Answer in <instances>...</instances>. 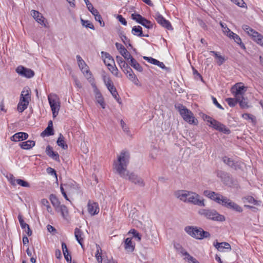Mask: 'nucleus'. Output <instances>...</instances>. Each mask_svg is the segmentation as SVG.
I'll return each mask as SVG.
<instances>
[{
    "instance_id": "nucleus-1",
    "label": "nucleus",
    "mask_w": 263,
    "mask_h": 263,
    "mask_svg": "<svg viewBox=\"0 0 263 263\" xmlns=\"http://www.w3.org/2000/svg\"><path fill=\"white\" fill-rule=\"evenodd\" d=\"M129 154L128 152L122 151L118 160L114 163V167L118 174L123 178L128 179L132 183L140 187L145 186L143 179L134 173H129L127 170L129 163Z\"/></svg>"
},
{
    "instance_id": "nucleus-2",
    "label": "nucleus",
    "mask_w": 263,
    "mask_h": 263,
    "mask_svg": "<svg viewBox=\"0 0 263 263\" xmlns=\"http://www.w3.org/2000/svg\"><path fill=\"white\" fill-rule=\"evenodd\" d=\"M184 231L190 236L197 239L209 238L211 236L209 232L205 231L201 228L197 227L187 226L185 227Z\"/></svg>"
},
{
    "instance_id": "nucleus-3",
    "label": "nucleus",
    "mask_w": 263,
    "mask_h": 263,
    "mask_svg": "<svg viewBox=\"0 0 263 263\" xmlns=\"http://www.w3.org/2000/svg\"><path fill=\"white\" fill-rule=\"evenodd\" d=\"M198 214L206 218L214 221H223L225 220L224 216L219 214L216 210L208 209H201Z\"/></svg>"
},
{
    "instance_id": "nucleus-4",
    "label": "nucleus",
    "mask_w": 263,
    "mask_h": 263,
    "mask_svg": "<svg viewBox=\"0 0 263 263\" xmlns=\"http://www.w3.org/2000/svg\"><path fill=\"white\" fill-rule=\"evenodd\" d=\"M48 100L53 116L55 117L58 115L60 107V99L57 95L55 93H50L48 96Z\"/></svg>"
},
{
    "instance_id": "nucleus-5",
    "label": "nucleus",
    "mask_w": 263,
    "mask_h": 263,
    "mask_svg": "<svg viewBox=\"0 0 263 263\" xmlns=\"http://www.w3.org/2000/svg\"><path fill=\"white\" fill-rule=\"evenodd\" d=\"M177 108L180 115L184 121L190 124L195 123V117L191 111L181 104H179Z\"/></svg>"
},
{
    "instance_id": "nucleus-6",
    "label": "nucleus",
    "mask_w": 263,
    "mask_h": 263,
    "mask_svg": "<svg viewBox=\"0 0 263 263\" xmlns=\"http://www.w3.org/2000/svg\"><path fill=\"white\" fill-rule=\"evenodd\" d=\"M242 28L249 35L252 36L253 40L263 47V36L252 29L247 25H243Z\"/></svg>"
},
{
    "instance_id": "nucleus-7",
    "label": "nucleus",
    "mask_w": 263,
    "mask_h": 263,
    "mask_svg": "<svg viewBox=\"0 0 263 263\" xmlns=\"http://www.w3.org/2000/svg\"><path fill=\"white\" fill-rule=\"evenodd\" d=\"M220 204L228 208L232 209L238 212H241L242 209L239 205L233 202L231 200L225 196H222Z\"/></svg>"
},
{
    "instance_id": "nucleus-8",
    "label": "nucleus",
    "mask_w": 263,
    "mask_h": 263,
    "mask_svg": "<svg viewBox=\"0 0 263 263\" xmlns=\"http://www.w3.org/2000/svg\"><path fill=\"white\" fill-rule=\"evenodd\" d=\"M187 202L198 206H205L204 199L200 198V196L198 194L191 191L189 194Z\"/></svg>"
},
{
    "instance_id": "nucleus-9",
    "label": "nucleus",
    "mask_w": 263,
    "mask_h": 263,
    "mask_svg": "<svg viewBox=\"0 0 263 263\" xmlns=\"http://www.w3.org/2000/svg\"><path fill=\"white\" fill-rule=\"evenodd\" d=\"M246 91L247 87L241 85L240 83L236 84L232 88V92L236 97V99H239L240 97L244 96Z\"/></svg>"
},
{
    "instance_id": "nucleus-10",
    "label": "nucleus",
    "mask_w": 263,
    "mask_h": 263,
    "mask_svg": "<svg viewBox=\"0 0 263 263\" xmlns=\"http://www.w3.org/2000/svg\"><path fill=\"white\" fill-rule=\"evenodd\" d=\"M154 17L157 23L162 27L169 30H172L173 29L170 22L165 20L159 12L156 13Z\"/></svg>"
},
{
    "instance_id": "nucleus-11",
    "label": "nucleus",
    "mask_w": 263,
    "mask_h": 263,
    "mask_svg": "<svg viewBox=\"0 0 263 263\" xmlns=\"http://www.w3.org/2000/svg\"><path fill=\"white\" fill-rule=\"evenodd\" d=\"M209 126L224 134H229L231 133V130L228 128L226 127L224 125L214 119L210 123Z\"/></svg>"
},
{
    "instance_id": "nucleus-12",
    "label": "nucleus",
    "mask_w": 263,
    "mask_h": 263,
    "mask_svg": "<svg viewBox=\"0 0 263 263\" xmlns=\"http://www.w3.org/2000/svg\"><path fill=\"white\" fill-rule=\"evenodd\" d=\"M15 70L19 75L27 78H31L34 76V72L32 70L22 65L18 66Z\"/></svg>"
},
{
    "instance_id": "nucleus-13",
    "label": "nucleus",
    "mask_w": 263,
    "mask_h": 263,
    "mask_svg": "<svg viewBox=\"0 0 263 263\" xmlns=\"http://www.w3.org/2000/svg\"><path fill=\"white\" fill-rule=\"evenodd\" d=\"M223 162L229 167L234 170L240 169L241 167V163L239 161H236L232 158L224 156L222 158Z\"/></svg>"
},
{
    "instance_id": "nucleus-14",
    "label": "nucleus",
    "mask_w": 263,
    "mask_h": 263,
    "mask_svg": "<svg viewBox=\"0 0 263 263\" xmlns=\"http://www.w3.org/2000/svg\"><path fill=\"white\" fill-rule=\"evenodd\" d=\"M203 195L219 204L223 196L220 194L209 190L204 191L203 192Z\"/></svg>"
},
{
    "instance_id": "nucleus-15",
    "label": "nucleus",
    "mask_w": 263,
    "mask_h": 263,
    "mask_svg": "<svg viewBox=\"0 0 263 263\" xmlns=\"http://www.w3.org/2000/svg\"><path fill=\"white\" fill-rule=\"evenodd\" d=\"M190 192L186 190H178L174 193L175 197L180 200L187 202Z\"/></svg>"
},
{
    "instance_id": "nucleus-16",
    "label": "nucleus",
    "mask_w": 263,
    "mask_h": 263,
    "mask_svg": "<svg viewBox=\"0 0 263 263\" xmlns=\"http://www.w3.org/2000/svg\"><path fill=\"white\" fill-rule=\"evenodd\" d=\"M88 212L91 215H95L99 212V208L96 202L89 201L87 204Z\"/></svg>"
},
{
    "instance_id": "nucleus-17",
    "label": "nucleus",
    "mask_w": 263,
    "mask_h": 263,
    "mask_svg": "<svg viewBox=\"0 0 263 263\" xmlns=\"http://www.w3.org/2000/svg\"><path fill=\"white\" fill-rule=\"evenodd\" d=\"M213 246L220 252H223L224 249L230 251L231 247L230 245L226 242H218L217 240L214 242Z\"/></svg>"
},
{
    "instance_id": "nucleus-18",
    "label": "nucleus",
    "mask_w": 263,
    "mask_h": 263,
    "mask_svg": "<svg viewBox=\"0 0 263 263\" xmlns=\"http://www.w3.org/2000/svg\"><path fill=\"white\" fill-rule=\"evenodd\" d=\"M124 247L127 253H131L135 250V244L132 241L131 238H127L124 240Z\"/></svg>"
},
{
    "instance_id": "nucleus-19",
    "label": "nucleus",
    "mask_w": 263,
    "mask_h": 263,
    "mask_svg": "<svg viewBox=\"0 0 263 263\" xmlns=\"http://www.w3.org/2000/svg\"><path fill=\"white\" fill-rule=\"evenodd\" d=\"M46 154L53 160L60 162V156L57 152L53 151V148L49 145H48L46 148Z\"/></svg>"
},
{
    "instance_id": "nucleus-20",
    "label": "nucleus",
    "mask_w": 263,
    "mask_h": 263,
    "mask_svg": "<svg viewBox=\"0 0 263 263\" xmlns=\"http://www.w3.org/2000/svg\"><path fill=\"white\" fill-rule=\"evenodd\" d=\"M28 137V135L27 133L18 132L13 135L10 139L12 141H20L26 140Z\"/></svg>"
},
{
    "instance_id": "nucleus-21",
    "label": "nucleus",
    "mask_w": 263,
    "mask_h": 263,
    "mask_svg": "<svg viewBox=\"0 0 263 263\" xmlns=\"http://www.w3.org/2000/svg\"><path fill=\"white\" fill-rule=\"evenodd\" d=\"M69 194H74L78 190V186L76 182H69L64 184Z\"/></svg>"
},
{
    "instance_id": "nucleus-22",
    "label": "nucleus",
    "mask_w": 263,
    "mask_h": 263,
    "mask_svg": "<svg viewBox=\"0 0 263 263\" xmlns=\"http://www.w3.org/2000/svg\"><path fill=\"white\" fill-rule=\"evenodd\" d=\"M101 54L104 58V62L107 66H111V63H114V60L112 57L107 52L102 51Z\"/></svg>"
},
{
    "instance_id": "nucleus-23",
    "label": "nucleus",
    "mask_w": 263,
    "mask_h": 263,
    "mask_svg": "<svg viewBox=\"0 0 263 263\" xmlns=\"http://www.w3.org/2000/svg\"><path fill=\"white\" fill-rule=\"evenodd\" d=\"M29 91L28 88H24L21 92L20 100L29 103L30 100V95Z\"/></svg>"
},
{
    "instance_id": "nucleus-24",
    "label": "nucleus",
    "mask_w": 263,
    "mask_h": 263,
    "mask_svg": "<svg viewBox=\"0 0 263 263\" xmlns=\"http://www.w3.org/2000/svg\"><path fill=\"white\" fill-rule=\"evenodd\" d=\"M83 232L79 228H77L74 230V236L75 237L79 242V243L81 246L82 248L83 247V238L82 237Z\"/></svg>"
},
{
    "instance_id": "nucleus-25",
    "label": "nucleus",
    "mask_w": 263,
    "mask_h": 263,
    "mask_svg": "<svg viewBox=\"0 0 263 263\" xmlns=\"http://www.w3.org/2000/svg\"><path fill=\"white\" fill-rule=\"evenodd\" d=\"M11 183L13 185H15V184L17 183L21 186L27 187H30V184L28 182L21 179H15L14 178H12L11 180Z\"/></svg>"
},
{
    "instance_id": "nucleus-26",
    "label": "nucleus",
    "mask_w": 263,
    "mask_h": 263,
    "mask_svg": "<svg viewBox=\"0 0 263 263\" xmlns=\"http://www.w3.org/2000/svg\"><path fill=\"white\" fill-rule=\"evenodd\" d=\"M78 65L81 71L85 74V77H87V78H90L91 76V73L89 70L88 67L86 64L85 62L84 61L83 63H82V64L79 63Z\"/></svg>"
},
{
    "instance_id": "nucleus-27",
    "label": "nucleus",
    "mask_w": 263,
    "mask_h": 263,
    "mask_svg": "<svg viewBox=\"0 0 263 263\" xmlns=\"http://www.w3.org/2000/svg\"><path fill=\"white\" fill-rule=\"evenodd\" d=\"M31 14L39 23L41 25L44 23L43 17L38 11L32 10L31 11Z\"/></svg>"
},
{
    "instance_id": "nucleus-28",
    "label": "nucleus",
    "mask_w": 263,
    "mask_h": 263,
    "mask_svg": "<svg viewBox=\"0 0 263 263\" xmlns=\"http://www.w3.org/2000/svg\"><path fill=\"white\" fill-rule=\"evenodd\" d=\"M62 248L63 250V254L64 256V257L66 261L69 262L71 263V255L69 254L68 249L67 247V246L65 242H62Z\"/></svg>"
},
{
    "instance_id": "nucleus-29",
    "label": "nucleus",
    "mask_w": 263,
    "mask_h": 263,
    "mask_svg": "<svg viewBox=\"0 0 263 263\" xmlns=\"http://www.w3.org/2000/svg\"><path fill=\"white\" fill-rule=\"evenodd\" d=\"M21 147L24 149H29L35 145V142L32 140H28L20 143Z\"/></svg>"
},
{
    "instance_id": "nucleus-30",
    "label": "nucleus",
    "mask_w": 263,
    "mask_h": 263,
    "mask_svg": "<svg viewBox=\"0 0 263 263\" xmlns=\"http://www.w3.org/2000/svg\"><path fill=\"white\" fill-rule=\"evenodd\" d=\"M132 33L133 35L139 37L143 36L142 28L140 26H135L132 28Z\"/></svg>"
},
{
    "instance_id": "nucleus-31",
    "label": "nucleus",
    "mask_w": 263,
    "mask_h": 263,
    "mask_svg": "<svg viewBox=\"0 0 263 263\" xmlns=\"http://www.w3.org/2000/svg\"><path fill=\"white\" fill-rule=\"evenodd\" d=\"M128 63L131 65V66L139 72H142L143 71L142 66L134 58H132L131 60L128 61Z\"/></svg>"
},
{
    "instance_id": "nucleus-32",
    "label": "nucleus",
    "mask_w": 263,
    "mask_h": 263,
    "mask_svg": "<svg viewBox=\"0 0 263 263\" xmlns=\"http://www.w3.org/2000/svg\"><path fill=\"white\" fill-rule=\"evenodd\" d=\"M64 139L65 138L63 135L62 134H60L57 143L58 146L62 147L63 149H67L68 148V145L65 143Z\"/></svg>"
},
{
    "instance_id": "nucleus-33",
    "label": "nucleus",
    "mask_w": 263,
    "mask_h": 263,
    "mask_svg": "<svg viewBox=\"0 0 263 263\" xmlns=\"http://www.w3.org/2000/svg\"><path fill=\"white\" fill-rule=\"evenodd\" d=\"M239 103V105L242 108H247L249 107L248 99L244 97V96L240 97L239 99H236Z\"/></svg>"
},
{
    "instance_id": "nucleus-34",
    "label": "nucleus",
    "mask_w": 263,
    "mask_h": 263,
    "mask_svg": "<svg viewBox=\"0 0 263 263\" xmlns=\"http://www.w3.org/2000/svg\"><path fill=\"white\" fill-rule=\"evenodd\" d=\"M96 99L97 102L101 106L102 108H105V103L101 93L97 90L96 92Z\"/></svg>"
},
{
    "instance_id": "nucleus-35",
    "label": "nucleus",
    "mask_w": 263,
    "mask_h": 263,
    "mask_svg": "<svg viewBox=\"0 0 263 263\" xmlns=\"http://www.w3.org/2000/svg\"><path fill=\"white\" fill-rule=\"evenodd\" d=\"M116 61L122 70L123 69L127 68L128 66V65L125 62L124 59L120 56L116 57Z\"/></svg>"
},
{
    "instance_id": "nucleus-36",
    "label": "nucleus",
    "mask_w": 263,
    "mask_h": 263,
    "mask_svg": "<svg viewBox=\"0 0 263 263\" xmlns=\"http://www.w3.org/2000/svg\"><path fill=\"white\" fill-rule=\"evenodd\" d=\"M108 90L110 91L112 97L116 100V101L118 103H121L120 101V99L116 87L115 86L112 87L111 88L108 89Z\"/></svg>"
},
{
    "instance_id": "nucleus-37",
    "label": "nucleus",
    "mask_w": 263,
    "mask_h": 263,
    "mask_svg": "<svg viewBox=\"0 0 263 263\" xmlns=\"http://www.w3.org/2000/svg\"><path fill=\"white\" fill-rule=\"evenodd\" d=\"M54 135L53 128L47 127V128L41 133L42 137L50 136Z\"/></svg>"
},
{
    "instance_id": "nucleus-38",
    "label": "nucleus",
    "mask_w": 263,
    "mask_h": 263,
    "mask_svg": "<svg viewBox=\"0 0 263 263\" xmlns=\"http://www.w3.org/2000/svg\"><path fill=\"white\" fill-rule=\"evenodd\" d=\"M174 247L177 251L180 252L183 255L185 256V257L188 255L189 253H187L179 243H175Z\"/></svg>"
},
{
    "instance_id": "nucleus-39",
    "label": "nucleus",
    "mask_w": 263,
    "mask_h": 263,
    "mask_svg": "<svg viewBox=\"0 0 263 263\" xmlns=\"http://www.w3.org/2000/svg\"><path fill=\"white\" fill-rule=\"evenodd\" d=\"M29 103L24 102L22 100H20V102L17 105V110L20 112H22L25 109H26Z\"/></svg>"
},
{
    "instance_id": "nucleus-40",
    "label": "nucleus",
    "mask_w": 263,
    "mask_h": 263,
    "mask_svg": "<svg viewBox=\"0 0 263 263\" xmlns=\"http://www.w3.org/2000/svg\"><path fill=\"white\" fill-rule=\"evenodd\" d=\"M50 200L51 203L55 208H58L60 205V202L55 195L51 194L50 195Z\"/></svg>"
},
{
    "instance_id": "nucleus-41",
    "label": "nucleus",
    "mask_w": 263,
    "mask_h": 263,
    "mask_svg": "<svg viewBox=\"0 0 263 263\" xmlns=\"http://www.w3.org/2000/svg\"><path fill=\"white\" fill-rule=\"evenodd\" d=\"M140 24L143 26L147 29H152L153 27V24L149 20L144 18L143 21L140 22Z\"/></svg>"
},
{
    "instance_id": "nucleus-42",
    "label": "nucleus",
    "mask_w": 263,
    "mask_h": 263,
    "mask_svg": "<svg viewBox=\"0 0 263 263\" xmlns=\"http://www.w3.org/2000/svg\"><path fill=\"white\" fill-rule=\"evenodd\" d=\"M81 22L83 26H85L86 28H90L92 30H95V27L92 23L90 22L88 20H84L82 18H81Z\"/></svg>"
},
{
    "instance_id": "nucleus-43",
    "label": "nucleus",
    "mask_w": 263,
    "mask_h": 263,
    "mask_svg": "<svg viewBox=\"0 0 263 263\" xmlns=\"http://www.w3.org/2000/svg\"><path fill=\"white\" fill-rule=\"evenodd\" d=\"M232 39H233L237 44L239 45L241 48L244 49L246 48L244 44L242 43L241 39L237 34H235Z\"/></svg>"
},
{
    "instance_id": "nucleus-44",
    "label": "nucleus",
    "mask_w": 263,
    "mask_h": 263,
    "mask_svg": "<svg viewBox=\"0 0 263 263\" xmlns=\"http://www.w3.org/2000/svg\"><path fill=\"white\" fill-rule=\"evenodd\" d=\"M127 77L135 85H139V81L134 73L128 74Z\"/></svg>"
},
{
    "instance_id": "nucleus-45",
    "label": "nucleus",
    "mask_w": 263,
    "mask_h": 263,
    "mask_svg": "<svg viewBox=\"0 0 263 263\" xmlns=\"http://www.w3.org/2000/svg\"><path fill=\"white\" fill-rule=\"evenodd\" d=\"M131 17L133 20L136 21L139 24L144 18V17L142 16L140 14L137 13H133Z\"/></svg>"
},
{
    "instance_id": "nucleus-46",
    "label": "nucleus",
    "mask_w": 263,
    "mask_h": 263,
    "mask_svg": "<svg viewBox=\"0 0 263 263\" xmlns=\"http://www.w3.org/2000/svg\"><path fill=\"white\" fill-rule=\"evenodd\" d=\"M120 37L122 41L124 43V44L126 46H128L130 47L132 46V45L130 43L129 39H128L125 34H123L122 33H121L120 34Z\"/></svg>"
},
{
    "instance_id": "nucleus-47",
    "label": "nucleus",
    "mask_w": 263,
    "mask_h": 263,
    "mask_svg": "<svg viewBox=\"0 0 263 263\" xmlns=\"http://www.w3.org/2000/svg\"><path fill=\"white\" fill-rule=\"evenodd\" d=\"M59 207L60 208V211L61 213L62 216L64 218L66 217L68 213V211L67 207L64 204L60 205Z\"/></svg>"
},
{
    "instance_id": "nucleus-48",
    "label": "nucleus",
    "mask_w": 263,
    "mask_h": 263,
    "mask_svg": "<svg viewBox=\"0 0 263 263\" xmlns=\"http://www.w3.org/2000/svg\"><path fill=\"white\" fill-rule=\"evenodd\" d=\"M103 80L104 83L107 87V89L111 88L112 87H114V84L109 78H106L105 77H104Z\"/></svg>"
},
{
    "instance_id": "nucleus-49",
    "label": "nucleus",
    "mask_w": 263,
    "mask_h": 263,
    "mask_svg": "<svg viewBox=\"0 0 263 263\" xmlns=\"http://www.w3.org/2000/svg\"><path fill=\"white\" fill-rule=\"evenodd\" d=\"M226 101L227 102L228 105L231 107H234L235 105L238 103V101L236 99V97L235 98H228L226 99Z\"/></svg>"
},
{
    "instance_id": "nucleus-50",
    "label": "nucleus",
    "mask_w": 263,
    "mask_h": 263,
    "mask_svg": "<svg viewBox=\"0 0 263 263\" xmlns=\"http://www.w3.org/2000/svg\"><path fill=\"white\" fill-rule=\"evenodd\" d=\"M18 219L19 221V222L20 223L21 228L25 230V229L29 226L27 223H25L22 216L21 214H19L18 216Z\"/></svg>"
},
{
    "instance_id": "nucleus-51",
    "label": "nucleus",
    "mask_w": 263,
    "mask_h": 263,
    "mask_svg": "<svg viewBox=\"0 0 263 263\" xmlns=\"http://www.w3.org/2000/svg\"><path fill=\"white\" fill-rule=\"evenodd\" d=\"M129 233L132 234L133 236L137 239L138 241H140L141 239V235L135 229H131Z\"/></svg>"
},
{
    "instance_id": "nucleus-52",
    "label": "nucleus",
    "mask_w": 263,
    "mask_h": 263,
    "mask_svg": "<svg viewBox=\"0 0 263 263\" xmlns=\"http://www.w3.org/2000/svg\"><path fill=\"white\" fill-rule=\"evenodd\" d=\"M97 250L95 256L97 259L98 262L99 263H102V258L101 253L99 252L100 250L101 251V249L99 245H97Z\"/></svg>"
},
{
    "instance_id": "nucleus-53",
    "label": "nucleus",
    "mask_w": 263,
    "mask_h": 263,
    "mask_svg": "<svg viewBox=\"0 0 263 263\" xmlns=\"http://www.w3.org/2000/svg\"><path fill=\"white\" fill-rule=\"evenodd\" d=\"M124 58L128 62L133 57L131 55L130 53L126 50L121 54Z\"/></svg>"
},
{
    "instance_id": "nucleus-54",
    "label": "nucleus",
    "mask_w": 263,
    "mask_h": 263,
    "mask_svg": "<svg viewBox=\"0 0 263 263\" xmlns=\"http://www.w3.org/2000/svg\"><path fill=\"white\" fill-rule=\"evenodd\" d=\"M185 259H187L189 263H200L195 258L191 256L189 254L187 255Z\"/></svg>"
},
{
    "instance_id": "nucleus-55",
    "label": "nucleus",
    "mask_w": 263,
    "mask_h": 263,
    "mask_svg": "<svg viewBox=\"0 0 263 263\" xmlns=\"http://www.w3.org/2000/svg\"><path fill=\"white\" fill-rule=\"evenodd\" d=\"M112 64V63H111V66H108L110 67L108 68L114 75L116 76V77H118V70L117 68L115 66H114Z\"/></svg>"
},
{
    "instance_id": "nucleus-56",
    "label": "nucleus",
    "mask_w": 263,
    "mask_h": 263,
    "mask_svg": "<svg viewBox=\"0 0 263 263\" xmlns=\"http://www.w3.org/2000/svg\"><path fill=\"white\" fill-rule=\"evenodd\" d=\"M95 20L98 22L101 27H104L105 26V23L102 20V16L100 14H96L95 17Z\"/></svg>"
},
{
    "instance_id": "nucleus-57",
    "label": "nucleus",
    "mask_w": 263,
    "mask_h": 263,
    "mask_svg": "<svg viewBox=\"0 0 263 263\" xmlns=\"http://www.w3.org/2000/svg\"><path fill=\"white\" fill-rule=\"evenodd\" d=\"M116 47L118 50L120 52V54L123 53L126 50V49L121 44L116 43L115 44Z\"/></svg>"
},
{
    "instance_id": "nucleus-58",
    "label": "nucleus",
    "mask_w": 263,
    "mask_h": 263,
    "mask_svg": "<svg viewBox=\"0 0 263 263\" xmlns=\"http://www.w3.org/2000/svg\"><path fill=\"white\" fill-rule=\"evenodd\" d=\"M242 116L245 119L250 120L252 122H253L255 119V117L253 115L249 114H242Z\"/></svg>"
},
{
    "instance_id": "nucleus-59",
    "label": "nucleus",
    "mask_w": 263,
    "mask_h": 263,
    "mask_svg": "<svg viewBox=\"0 0 263 263\" xmlns=\"http://www.w3.org/2000/svg\"><path fill=\"white\" fill-rule=\"evenodd\" d=\"M143 59L149 63L153 64L154 65H155L157 61V60L155 59L152 57H143Z\"/></svg>"
},
{
    "instance_id": "nucleus-60",
    "label": "nucleus",
    "mask_w": 263,
    "mask_h": 263,
    "mask_svg": "<svg viewBox=\"0 0 263 263\" xmlns=\"http://www.w3.org/2000/svg\"><path fill=\"white\" fill-rule=\"evenodd\" d=\"M246 200L250 203L254 204H256L257 201L252 196H247L245 198Z\"/></svg>"
},
{
    "instance_id": "nucleus-61",
    "label": "nucleus",
    "mask_w": 263,
    "mask_h": 263,
    "mask_svg": "<svg viewBox=\"0 0 263 263\" xmlns=\"http://www.w3.org/2000/svg\"><path fill=\"white\" fill-rule=\"evenodd\" d=\"M117 18L122 25H127V21L121 15H118Z\"/></svg>"
},
{
    "instance_id": "nucleus-62",
    "label": "nucleus",
    "mask_w": 263,
    "mask_h": 263,
    "mask_svg": "<svg viewBox=\"0 0 263 263\" xmlns=\"http://www.w3.org/2000/svg\"><path fill=\"white\" fill-rule=\"evenodd\" d=\"M231 1L240 7H244L245 3L243 0H231Z\"/></svg>"
},
{
    "instance_id": "nucleus-63",
    "label": "nucleus",
    "mask_w": 263,
    "mask_h": 263,
    "mask_svg": "<svg viewBox=\"0 0 263 263\" xmlns=\"http://www.w3.org/2000/svg\"><path fill=\"white\" fill-rule=\"evenodd\" d=\"M212 99L213 103L215 105H216L218 108H219L220 109H222V110L224 109V108L222 107V106L217 102L216 99L215 97H212Z\"/></svg>"
},
{
    "instance_id": "nucleus-64",
    "label": "nucleus",
    "mask_w": 263,
    "mask_h": 263,
    "mask_svg": "<svg viewBox=\"0 0 263 263\" xmlns=\"http://www.w3.org/2000/svg\"><path fill=\"white\" fill-rule=\"evenodd\" d=\"M120 124L124 132L126 133H128L129 132L128 127L126 125V124L123 120L120 121Z\"/></svg>"
}]
</instances>
